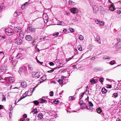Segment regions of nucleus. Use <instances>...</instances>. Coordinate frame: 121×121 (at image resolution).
Masks as SVG:
<instances>
[{"label": "nucleus", "instance_id": "cd10ccee", "mask_svg": "<svg viewBox=\"0 0 121 121\" xmlns=\"http://www.w3.org/2000/svg\"><path fill=\"white\" fill-rule=\"evenodd\" d=\"M14 57H13V58L12 57H10L9 58V62L12 63L13 60H14Z\"/></svg>", "mask_w": 121, "mask_h": 121}, {"label": "nucleus", "instance_id": "5fc2aeb1", "mask_svg": "<svg viewBox=\"0 0 121 121\" xmlns=\"http://www.w3.org/2000/svg\"><path fill=\"white\" fill-rule=\"evenodd\" d=\"M92 46L91 45H89L88 47V49H91L92 48Z\"/></svg>", "mask_w": 121, "mask_h": 121}, {"label": "nucleus", "instance_id": "58836bf2", "mask_svg": "<svg viewBox=\"0 0 121 121\" xmlns=\"http://www.w3.org/2000/svg\"><path fill=\"white\" fill-rule=\"evenodd\" d=\"M96 39H97L98 42L99 43L100 42V38L99 36H98L96 37Z\"/></svg>", "mask_w": 121, "mask_h": 121}, {"label": "nucleus", "instance_id": "bf43d9fd", "mask_svg": "<svg viewBox=\"0 0 121 121\" xmlns=\"http://www.w3.org/2000/svg\"><path fill=\"white\" fill-rule=\"evenodd\" d=\"M70 31L71 32H74V29L73 28H69Z\"/></svg>", "mask_w": 121, "mask_h": 121}, {"label": "nucleus", "instance_id": "39448f33", "mask_svg": "<svg viewBox=\"0 0 121 121\" xmlns=\"http://www.w3.org/2000/svg\"><path fill=\"white\" fill-rule=\"evenodd\" d=\"M22 43V40L20 39L17 38L15 40V43L17 45L21 44Z\"/></svg>", "mask_w": 121, "mask_h": 121}, {"label": "nucleus", "instance_id": "603ef678", "mask_svg": "<svg viewBox=\"0 0 121 121\" xmlns=\"http://www.w3.org/2000/svg\"><path fill=\"white\" fill-rule=\"evenodd\" d=\"M110 58H111V57H109L108 56H105L103 57V59L104 60L107 59H110Z\"/></svg>", "mask_w": 121, "mask_h": 121}, {"label": "nucleus", "instance_id": "4c0bfd02", "mask_svg": "<svg viewBox=\"0 0 121 121\" xmlns=\"http://www.w3.org/2000/svg\"><path fill=\"white\" fill-rule=\"evenodd\" d=\"M18 20H20V22H19V23H21L23 22L24 21V20L23 17H22L21 19H19Z\"/></svg>", "mask_w": 121, "mask_h": 121}, {"label": "nucleus", "instance_id": "f03ea898", "mask_svg": "<svg viewBox=\"0 0 121 121\" xmlns=\"http://www.w3.org/2000/svg\"><path fill=\"white\" fill-rule=\"evenodd\" d=\"M41 73L39 72H33L32 73V75L33 77L36 78H38L41 75Z\"/></svg>", "mask_w": 121, "mask_h": 121}, {"label": "nucleus", "instance_id": "6e6552de", "mask_svg": "<svg viewBox=\"0 0 121 121\" xmlns=\"http://www.w3.org/2000/svg\"><path fill=\"white\" fill-rule=\"evenodd\" d=\"M7 68V66L5 65H2L0 68V70L2 72L5 71Z\"/></svg>", "mask_w": 121, "mask_h": 121}, {"label": "nucleus", "instance_id": "bb28decb", "mask_svg": "<svg viewBox=\"0 0 121 121\" xmlns=\"http://www.w3.org/2000/svg\"><path fill=\"white\" fill-rule=\"evenodd\" d=\"M18 61L16 59H14L12 63L13 64V65L14 66H15Z\"/></svg>", "mask_w": 121, "mask_h": 121}, {"label": "nucleus", "instance_id": "4be33fe9", "mask_svg": "<svg viewBox=\"0 0 121 121\" xmlns=\"http://www.w3.org/2000/svg\"><path fill=\"white\" fill-rule=\"evenodd\" d=\"M28 4V2H26L23 5H22L21 6V7L22 8L24 9V8H25V7H26V6H27Z\"/></svg>", "mask_w": 121, "mask_h": 121}, {"label": "nucleus", "instance_id": "473e14b6", "mask_svg": "<svg viewBox=\"0 0 121 121\" xmlns=\"http://www.w3.org/2000/svg\"><path fill=\"white\" fill-rule=\"evenodd\" d=\"M79 39L80 40H82L83 39V37L81 35H80L78 36Z\"/></svg>", "mask_w": 121, "mask_h": 121}, {"label": "nucleus", "instance_id": "7c9ffc66", "mask_svg": "<svg viewBox=\"0 0 121 121\" xmlns=\"http://www.w3.org/2000/svg\"><path fill=\"white\" fill-rule=\"evenodd\" d=\"M34 112V114H37L38 112L37 110V109H36V108L34 109L33 110V111L31 112L30 113H32V112Z\"/></svg>", "mask_w": 121, "mask_h": 121}, {"label": "nucleus", "instance_id": "a878e982", "mask_svg": "<svg viewBox=\"0 0 121 121\" xmlns=\"http://www.w3.org/2000/svg\"><path fill=\"white\" fill-rule=\"evenodd\" d=\"M90 82L91 84H93L96 83V82H95V79L93 78H92L90 79Z\"/></svg>", "mask_w": 121, "mask_h": 121}, {"label": "nucleus", "instance_id": "052dcab7", "mask_svg": "<svg viewBox=\"0 0 121 121\" xmlns=\"http://www.w3.org/2000/svg\"><path fill=\"white\" fill-rule=\"evenodd\" d=\"M49 64L51 66H53L54 65V64L52 62H50Z\"/></svg>", "mask_w": 121, "mask_h": 121}, {"label": "nucleus", "instance_id": "49530a36", "mask_svg": "<svg viewBox=\"0 0 121 121\" xmlns=\"http://www.w3.org/2000/svg\"><path fill=\"white\" fill-rule=\"evenodd\" d=\"M84 94V92H83V93H81V95L80 96V99H81L82 98Z\"/></svg>", "mask_w": 121, "mask_h": 121}, {"label": "nucleus", "instance_id": "c85d7f7f", "mask_svg": "<svg viewBox=\"0 0 121 121\" xmlns=\"http://www.w3.org/2000/svg\"><path fill=\"white\" fill-rule=\"evenodd\" d=\"M40 103H47V101L45 99H40Z\"/></svg>", "mask_w": 121, "mask_h": 121}, {"label": "nucleus", "instance_id": "e2e57ef3", "mask_svg": "<svg viewBox=\"0 0 121 121\" xmlns=\"http://www.w3.org/2000/svg\"><path fill=\"white\" fill-rule=\"evenodd\" d=\"M59 34V33L58 32H56V33H55L54 34H53V36H55V35H58Z\"/></svg>", "mask_w": 121, "mask_h": 121}, {"label": "nucleus", "instance_id": "13d9d810", "mask_svg": "<svg viewBox=\"0 0 121 121\" xmlns=\"http://www.w3.org/2000/svg\"><path fill=\"white\" fill-rule=\"evenodd\" d=\"M73 97L72 96H70L69 97V99L70 100H72L73 99Z\"/></svg>", "mask_w": 121, "mask_h": 121}, {"label": "nucleus", "instance_id": "f257e3e1", "mask_svg": "<svg viewBox=\"0 0 121 121\" xmlns=\"http://www.w3.org/2000/svg\"><path fill=\"white\" fill-rule=\"evenodd\" d=\"M5 32L6 34L9 36L13 35L14 33V30L10 28H8L6 29Z\"/></svg>", "mask_w": 121, "mask_h": 121}, {"label": "nucleus", "instance_id": "6ab92c4d", "mask_svg": "<svg viewBox=\"0 0 121 121\" xmlns=\"http://www.w3.org/2000/svg\"><path fill=\"white\" fill-rule=\"evenodd\" d=\"M86 108L89 110V111L90 112H92L93 109V108L91 107H90L89 106H86Z\"/></svg>", "mask_w": 121, "mask_h": 121}, {"label": "nucleus", "instance_id": "a18cd8bd", "mask_svg": "<svg viewBox=\"0 0 121 121\" xmlns=\"http://www.w3.org/2000/svg\"><path fill=\"white\" fill-rule=\"evenodd\" d=\"M4 3H2L1 5H0V9L1 10L4 7Z\"/></svg>", "mask_w": 121, "mask_h": 121}, {"label": "nucleus", "instance_id": "79ce46f5", "mask_svg": "<svg viewBox=\"0 0 121 121\" xmlns=\"http://www.w3.org/2000/svg\"><path fill=\"white\" fill-rule=\"evenodd\" d=\"M44 15H43V18H44V16H45V19L46 20H47V19H48V16H47V15L46 13L44 14Z\"/></svg>", "mask_w": 121, "mask_h": 121}, {"label": "nucleus", "instance_id": "774afa93", "mask_svg": "<svg viewBox=\"0 0 121 121\" xmlns=\"http://www.w3.org/2000/svg\"><path fill=\"white\" fill-rule=\"evenodd\" d=\"M116 121H121V119L119 118H117L116 119Z\"/></svg>", "mask_w": 121, "mask_h": 121}, {"label": "nucleus", "instance_id": "6e6d98bb", "mask_svg": "<svg viewBox=\"0 0 121 121\" xmlns=\"http://www.w3.org/2000/svg\"><path fill=\"white\" fill-rule=\"evenodd\" d=\"M9 84L10 83L8 81H7L5 83V85L7 86H9Z\"/></svg>", "mask_w": 121, "mask_h": 121}, {"label": "nucleus", "instance_id": "a19ab883", "mask_svg": "<svg viewBox=\"0 0 121 121\" xmlns=\"http://www.w3.org/2000/svg\"><path fill=\"white\" fill-rule=\"evenodd\" d=\"M74 56H73L71 57L67 58L66 59V61H68L72 59L74 57Z\"/></svg>", "mask_w": 121, "mask_h": 121}, {"label": "nucleus", "instance_id": "864d4df0", "mask_svg": "<svg viewBox=\"0 0 121 121\" xmlns=\"http://www.w3.org/2000/svg\"><path fill=\"white\" fill-rule=\"evenodd\" d=\"M28 67L30 69V70H33V68L32 66L31 65H28Z\"/></svg>", "mask_w": 121, "mask_h": 121}, {"label": "nucleus", "instance_id": "5701e85b", "mask_svg": "<svg viewBox=\"0 0 121 121\" xmlns=\"http://www.w3.org/2000/svg\"><path fill=\"white\" fill-rule=\"evenodd\" d=\"M38 117L39 119H41L43 118V115L41 113H39L38 115Z\"/></svg>", "mask_w": 121, "mask_h": 121}, {"label": "nucleus", "instance_id": "2eb2a0df", "mask_svg": "<svg viewBox=\"0 0 121 121\" xmlns=\"http://www.w3.org/2000/svg\"><path fill=\"white\" fill-rule=\"evenodd\" d=\"M65 23L63 21H58L57 24L58 25L64 26L65 25Z\"/></svg>", "mask_w": 121, "mask_h": 121}, {"label": "nucleus", "instance_id": "4d7b16f0", "mask_svg": "<svg viewBox=\"0 0 121 121\" xmlns=\"http://www.w3.org/2000/svg\"><path fill=\"white\" fill-rule=\"evenodd\" d=\"M49 95L51 96H52L53 95V92L52 91H51L49 93Z\"/></svg>", "mask_w": 121, "mask_h": 121}, {"label": "nucleus", "instance_id": "393cba45", "mask_svg": "<svg viewBox=\"0 0 121 121\" xmlns=\"http://www.w3.org/2000/svg\"><path fill=\"white\" fill-rule=\"evenodd\" d=\"M41 79L42 80V81L40 82V83H41L46 79V76H43L41 78Z\"/></svg>", "mask_w": 121, "mask_h": 121}, {"label": "nucleus", "instance_id": "e433bc0d", "mask_svg": "<svg viewBox=\"0 0 121 121\" xmlns=\"http://www.w3.org/2000/svg\"><path fill=\"white\" fill-rule=\"evenodd\" d=\"M60 103V101L57 99H56L54 101V103L55 104H58Z\"/></svg>", "mask_w": 121, "mask_h": 121}, {"label": "nucleus", "instance_id": "72a5a7b5", "mask_svg": "<svg viewBox=\"0 0 121 121\" xmlns=\"http://www.w3.org/2000/svg\"><path fill=\"white\" fill-rule=\"evenodd\" d=\"M12 105H10L9 106V111H10V112L9 111V113H11V111L13 109V107H12Z\"/></svg>", "mask_w": 121, "mask_h": 121}, {"label": "nucleus", "instance_id": "0e129e2a", "mask_svg": "<svg viewBox=\"0 0 121 121\" xmlns=\"http://www.w3.org/2000/svg\"><path fill=\"white\" fill-rule=\"evenodd\" d=\"M78 48L79 50L80 51H81L82 50V48L81 47V46L79 47H78Z\"/></svg>", "mask_w": 121, "mask_h": 121}, {"label": "nucleus", "instance_id": "69168bd1", "mask_svg": "<svg viewBox=\"0 0 121 121\" xmlns=\"http://www.w3.org/2000/svg\"><path fill=\"white\" fill-rule=\"evenodd\" d=\"M117 12L118 14H120L121 13V10H117Z\"/></svg>", "mask_w": 121, "mask_h": 121}, {"label": "nucleus", "instance_id": "338daca9", "mask_svg": "<svg viewBox=\"0 0 121 121\" xmlns=\"http://www.w3.org/2000/svg\"><path fill=\"white\" fill-rule=\"evenodd\" d=\"M65 13V15H68V16H69L70 15V14H69V12H68L67 11H66Z\"/></svg>", "mask_w": 121, "mask_h": 121}, {"label": "nucleus", "instance_id": "f8f14e48", "mask_svg": "<svg viewBox=\"0 0 121 121\" xmlns=\"http://www.w3.org/2000/svg\"><path fill=\"white\" fill-rule=\"evenodd\" d=\"M63 79H59L58 81V82H59L60 84H62L64 80L66 78L65 77H64V76L62 77Z\"/></svg>", "mask_w": 121, "mask_h": 121}, {"label": "nucleus", "instance_id": "412c9836", "mask_svg": "<svg viewBox=\"0 0 121 121\" xmlns=\"http://www.w3.org/2000/svg\"><path fill=\"white\" fill-rule=\"evenodd\" d=\"M4 54L3 52H0V58L2 59L4 57Z\"/></svg>", "mask_w": 121, "mask_h": 121}, {"label": "nucleus", "instance_id": "2f4dec72", "mask_svg": "<svg viewBox=\"0 0 121 121\" xmlns=\"http://www.w3.org/2000/svg\"><path fill=\"white\" fill-rule=\"evenodd\" d=\"M3 97H2V101H5L6 100V98L5 97L6 95H4V94L3 95Z\"/></svg>", "mask_w": 121, "mask_h": 121}, {"label": "nucleus", "instance_id": "c03bdc74", "mask_svg": "<svg viewBox=\"0 0 121 121\" xmlns=\"http://www.w3.org/2000/svg\"><path fill=\"white\" fill-rule=\"evenodd\" d=\"M97 112L99 113H101L102 112L101 109L99 108L97 109Z\"/></svg>", "mask_w": 121, "mask_h": 121}, {"label": "nucleus", "instance_id": "3c124183", "mask_svg": "<svg viewBox=\"0 0 121 121\" xmlns=\"http://www.w3.org/2000/svg\"><path fill=\"white\" fill-rule=\"evenodd\" d=\"M56 68H55L52 69V70H49L48 71V73H52L53 72L54 70Z\"/></svg>", "mask_w": 121, "mask_h": 121}, {"label": "nucleus", "instance_id": "de8ad7c7", "mask_svg": "<svg viewBox=\"0 0 121 121\" xmlns=\"http://www.w3.org/2000/svg\"><path fill=\"white\" fill-rule=\"evenodd\" d=\"M99 81L101 83L102 82H103L104 81V78L101 77L99 79Z\"/></svg>", "mask_w": 121, "mask_h": 121}, {"label": "nucleus", "instance_id": "9d476101", "mask_svg": "<svg viewBox=\"0 0 121 121\" xmlns=\"http://www.w3.org/2000/svg\"><path fill=\"white\" fill-rule=\"evenodd\" d=\"M22 14V13L21 12L16 11L14 13V16L15 17H18L19 16V15Z\"/></svg>", "mask_w": 121, "mask_h": 121}, {"label": "nucleus", "instance_id": "f3484780", "mask_svg": "<svg viewBox=\"0 0 121 121\" xmlns=\"http://www.w3.org/2000/svg\"><path fill=\"white\" fill-rule=\"evenodd\" d=\"M20 28L19 27H15L14 29L15 32H17V33H18L21 30L20 28Z\"/></svg>", "mask_w": 121, "mask_h": 121}, {"label": "nucleus", "instance_id": "b1692460", "mask_svg": "<svg viewBox=\"0 0 121 121\" xmlns=\"http://www.w3.org/2000/svg\"><path fill=\"white\" fill-rule=\"evenodd\" d=\"M28 95H25V94L24 93V94L22 95V97H21L20 99H19L18 101L17 102H19V101H20L22 99L24 98H25V97L27 96H28Z\"/></svg>", "mask_w": 121, "mask_h": 121}, {"label": "nucleus", "instance_id": "c756f323", "mask_svg": "<svg viewBox=\"0 0 121 121\" xmlns=\"http://www.w3.org/2000/svg\"><path fill=\"white\" fill-rule=\"evenodd\" d=\"M86 106V104H85L83 103V104L81 105V108L83 109H84L85 108Z\"/></svg>", "mask_w": 121, "mask_h": 121}, {"label": "nucleus", "instance_id": "ea45409f", "mask_svg": "<svg viewBox=\"0 0 121 121\" xmlns=\"http://www.w3.org/2000/svg\"><path fill=\"white\" fill-rule=\"evenodd\" d=\"M23 68L22 67H21L19 69L18 71V72L19 73H21L22 71Z\"/></svg>", "mask_w": 121, "mask_h": 121}, {"label": "nucleus", "instance_id": "aec40b11", "mask_svg": "<svg viewBox=\"0 0 121 121\" xmlns=\"http://www.w3.org/2000/svg\"><path fill=\"white\" fill-rule=\"evenodd\" d=\"M69 4L71 6H73L75 4V3L72 0H69Z\"/></svg>", "mask_w": 121, "mask_h": 121}, {"label": "nucleus", "instance_id": "ddd939ff", "mask_svg": "<svg viewBox=\"0 0 121 121\" xmlns=\"http://www.w3.org/2000/svg\"><path fill=\"white\" fill-rule=\"evenodd\" d=\"M21 86L22 87L25 88L27 85L26 82H21Z\"/></svg>", "mask_w": 121, "mask_h": 121}, {"label": "nucleus", "instance_id": "680f3d73", "mask_svg": "<svg viewBox=\"0 0 121 121\" xmlns=\"http://www.w3.org/2000/svg\"><path fill=\"white\" fill-rule=\"evenodd\" d=\"M27 116L26 114H24L23 115V117L24 118H26L27 117Z\"/></svg>", "mask_w": 121, "mask_h": 121}, {"label": "nucleus", "instance_id": "0eeeda50", "mask_svg": "<svg viewBox=\"0 0 121 121\" xmlns=\"http://www.w3.org/2000/svg\"><path fill=\"white\" fill-rule=\"evenodd\" d=\"M95 22H96L97 24H99L100 26H104V22L101 21H100L99 20L97 19L95 20Z\"/></svg>", "mask_w": 121, "mask_h": 121}, {"label": "nucleus", "instance_id": "a211bd4d", "mask_svg": "<svg viewBox=\"0 0 121 121\" xmlns=\"http://www.w3.org/2000/svg\"><path fill=\"white\" fill-rule=\"evenodd\" d=\"M118 94L117 93H114L112 96V97L114 99H116L118 96Z\"/></svg>", "mask_w": 121, "mask_h": 121}, {"label": "nucleus", "instance_id": "1a4fd4ad", "mask_svg": "<svg viewBox=\"0 0 121 121\" xmlns=\"http://www.w3.org/2000/svg\"><path fill=\"white\" fill-rule=\"evenodd\" d=\"M32 38V37L30 35H27L25 36L26 39L28 41H31Z\"/></svg>", "mask_w": 121, "mask_h": 121}, {"label": "nucleus", "instance_id": "8fccbe9b", "mask_svg": "<svg viewBox=\"0 0 121 121\" xmlns=\"http://www.w3.org/2000/svg\"><path fill=\"white\" fill-rule=\"evenodd\" d=\"M46 37H44L43 36H41L40 37V40H43L45 39Z\"/></svg>", "mask_w": 121, "mask_h": 121}, {"label": "nucleus", "instance_id": "09e8293b", "mask_svg": "<svg viewBox=\"0 0 121 121\" xmlns=\"http://www.w3.org/2000/svg\"><path fill=\"white\" fill-rule=\"evenodd\" d=\"M34 103L36 105H38L39 104V102L37 101H34Z\"/></svg>", "mask_w": 121, "mask_h": 121}, {"label": "nucleus", "instance_id": "7ed1b4c3", "mask_svg": "<svg viewBox=\"0 0 121 121\" xmlns=\"http://www.w3.org/2000/svg\"><path fill=\"white\" fill-rule=\"evenodd\" d=\"M7 81H9L11 83H12L15 81V79L13 77H5L4 78V80H7Z\"/></svg>", "mask_w": 121, "mask_h": 121}, {"label": "nucleus", "instance_id": "c9c22d12", "mask_svg": "<svg viewBox=\"0 0 121 121\" xmlns=\"http://www.w3.org/2000/svg\"><path fill=\"white\" fill-rule=\"evenodd\" d=\"M5 38V37L4 36H0V41L3 40Z\"/></svg>", "mask_w": 121, "mask_h": 121}, {"label": "nucleus", "instance_id": "4468645a", "mask_svg": "<svg viewBox=\"0 0 121 121\" xmlns=\"http://www.w3.org/2000/svg\"><path fill=\"white\" fill-rule=\"evenodd\" d=\"M27 30L33 32H35V29L32 27V26H28Z\"/></svg>", "mask_w": 121, "mask_h": 121}, {"label": "nucleus", "instance_id": "20e7f679", "mask_svg": "<svg viewBox=\"0 0 121 121\" xmlns=\"http://www.w3.org/2000/svg\"><path fill=\"white\" fill-rule=\"evenodd\" d=\"M99 9L95 5L93 6V12L94 14H97L98 12Z\"/></svg>", "mask_w": 121, "mask_h": 121}, {"label": "nucleus", "instance_id": "dca6fc26", "mask_svg": "<svg viewBox=\"0 0 121 121\" xmlns=\"http://www.w3.org/2000/svg\"><path fill=\"white\" fill-rule=\"evenodd\" d=\"M109 9L111 11H113L115 10V9L114 5L113 4H112L109 7Z\"/></svg>", "mask_w": 121, "mask_h": 121}, {"label": "nucleus", "instance_id": "f704fd0d", "mask_svg": "<svg viewBox=\"0 0 121 121\" xmlns=\"http://www.w3.org/2000/svg\"><path fill=\"white\" fill-rule=\"evenodd\" d=\"M102 91L103 94H105L107 92V90L104 88H103L102 89Z\"/></svg>", "mask_w": 121, "mask_h": 121}, {"label": "nucleus", "instance_id": "9b49d317", "mask_svg": "<svg viewBox=\"0 0 121 121\" xmlns=\"http://www.w3.org/2000/svg\"><path fill=\"white\" fill-rule=\"evenodd\" d=\"M70 10L71 12L73 14L76 13L77 11V9L74 8H71Z\"/></svg>", "mask_w": 121, "mask_h": 121}, {"label": "nucleus", "instance_id": "423d86ee", "mask_svg": "<svg viewBox=\"0 0 121 121\" xmlns=\"http://www.w3.org/2000/svg\"><path fill=\"white\" fill-rule=\"evenodd\" d=\"M19 35V37L20 38H23L24 37V33L23 32L22 30H21L18 33H17Z\"/></svg>", "mask_w": 121, "mask_h": 121}, {"label": "nucleus", "instance_id": "37998d69", "mask_svg": "<svg viewBox=\"0 0 121 121\" xmlns=\"http://www.w3.org/2000/svg\"><path fill=\"white\" fill-rule=\"evenodd\" d=\"M115 61L114 60H113L111 61L109 63V64L111 65H113L115 64Z\"/></svg>", "mask_w": 121, "mask_h": 121}]
</instances>
